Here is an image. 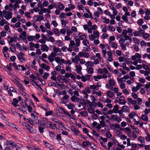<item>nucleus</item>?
Here are the masks:
<instances>
[{
    "label": "nucleus",
    "mask_w": 150,
    "mask_h": 150,
    "mask_svg": "<svg viewBox=\"0 0 150 150\" xmlns=\"http://www.w3.org/2000/svg\"><path fill=\"white\" fill-rule=\"evenodd\" d=\"M58 4H59L58 5V8L61 11L63 10L65 8L64 5L62 4H61L60 2H58Z\"/></svg>",
    "instance_id": "nucleus-13"
},
{
    "label": "nucleus",
    "mask_w": 150,
    "mask_h": 150,
    "mask_svg": "<svg viewBox=\"0 0 150 150\" xmlns=\"http://www.w3.org/2000/svg\"><path fill=\"white\" fill-rule=\"evenodd\" d=\"M61 21L62 26L63 28H64L66 26V25L68 23V21L67 20L65 21L63 19H61Z\"/></svg>",
    "instance_id": "nucleus-10"
},
{
    "label": "nucleus",
    "mask_w": 150,
    "mask_h": 150,
    "mask_svg": "<svg viewBox=\"0 0 150 150\" xmlns=\"http://www.w3.org/2000/svg\"><path fill=\"white\" fill-rule=\"evenodd\" d=\"M54 92L56 93L58 95L60 96L61 95L62 93L60 91L57 89H55L54 88Z\"/></svg>",
    "instance_id": "nucleus-47"
},
{
    "label": "nucleus",
    "mask_w": 150,
    "mask_h": 150,
    "mask_svg": "<svg viewBox=\"0 0 150 150\" xmlns=\"http://www.w3.org/2000/svg\"><path fill=\"white\" fill-rule=\"evenodd\" d=\"M133 46L134 47V50L138 52L139 51V49L138 45H134Z\"/></svg>",
    "instance_id": "nucleus-51"
},
{
    "label": "nucleus",
    "mask_w": 150,
    "mask_h": 150,
    "mask_svg": "<svg viewBox=\"0 0 150 150\" xmlns=\"http://www.w3.org/2000/svg\"><path fill=\"white\" fill-rule=\"evenodd\" d=\"M18 87L20 88L21 91L25 90V88L24 86H23L22 84L20 83H18Z\"/></svg>",
    "instance_id": "nucleus-29"
},
{
    "label": "nucleus",
    "mask_w": 150,
    "mask_h": 150,
    "mask_svg": "<svg viewBox=\"0 0 150 150\" xmlns=\"http://www.w3.org/2000/svg\"><path fill=\"white\" fill-rule=\"evenodd\" d=\"M53 47V52L56 53H57L58 52H62L60 50V49L58 47H56L55 46L53 45L52 46Z\"/></svg>",
    "instance_id": "nucleus-11"
},
{
    "label": "nucleus",
    "mask_w": 150,
    "mask_h": 150,
    "mask_svg": "<svg viewBox=\"0 0 150 150\" xmlns=\"http://www.w3.org/2000/svg\"><path fill=\"white\" fill-rule=\"evenodd\" d=\"M71 29L72 31L75 33H76L77 31L76 28L74 26L72 27Z\"/></svg>",
    "instance_id": "nucleus-63"
},
{
    "label": "nucleus",
    "mask_w": 150,
    "mask_h": 150,
    "mask_svg": "<svg viewBox=\"0 0 150 150\" xmlns=\"http://www.w3.org/2000/svg\"><path fill=\"white\" fill-rule=\"evenodd\" d=\"M108 81L110 86H114L115 84V81L113 80L110 79Z\"/></svg>",
    "instance_id": "nucleus-32"
},
{
    "label": "nucleus",
    "mask_w": 150,
    "mask_h": 150,
    "mask_svg": "<svg viewBox=\"0 0 150 150\" xmlns=\"http://www.w3.org/2000/svg\"><path fill=\"white\" fill-rule=\"evenodd\" d=\"M133 33L134 36H139V33L137 31H135L133 32Z\"/></svg>",
    "instance_id": "nucleus-60"
},
{
    "label": "nucleus",
    "mask_w": 150,
    "mask_h": 150,
    "mask_svg": "<svg viewBox=\"0 0 150 150\" xmlns=\"http://www.w3.org/2000/svg\"><path fill=\"white\" fill-rule=\"evenodd\" d=\"M93 33L96 35L95 36H96V37L97 36V37H96L97 38H99L100 34L98 30H96V31H94Z\"/></svg>",
    "instance_id": "nucleus-38"
},
{
    "label": "nucleus",
    "mask_w": 150,
    "mask_h": 150,
    "mask_svg": "<svg viewBox=\"0 0 150 150\" xmlns=\"http://www.w3.org/2000/svg\"><path fill=\"white\" fill-rule=\"evenodd\" d=\"M130 60V59L129 58H127L126 59L125 62L123 64L122 67L123 69L128 71H130V69L128 67H127L126 64H127L128 63H129Z\"/></svg>",
    "instance_id": "nucleus-2"
},
{
    "label": "nucleus",
    "mask_w": 150,
    "mask_h": 150,
    "mask_svg": "<svg viewBox=\"0 0 150 150\" xmlns=\"http://www.w3.org/2000/svg\"><path fill=\"white\" fill-rule=\"evenodd\" d=\"M59 17L61 19L64 18H65L66 17V15L64 12H61L59 16Z\"/></svg>",
    "instance_id": "nucleus-34"
},
{
    "label": "nucleus",
    "mask_w": 150,
    "mask_h": 150,
    "mask_svg": "<svg viewBox=\"0 0 150 150\" xmlns=\"http://www.w3.org/2000/svg\"><path fill=\"white\" fill-rule=\"evenodd\" d=\"M142 31L139 32L141 35H143V37L146 39L148 38L149 36V33H145V31L143 30H142Z\"/></svg>",
    "instance_id": "nucleus-8"
},
{
    "label": "nucleus",
    "mask_w": 150,
    "mask_h": 150,
    "mask_svg": "<svg viewBox=\"0 0 150 150\" xmlns=\"http://www.w3.org/2000/svg\"><path fill=\"white\" fill-rule=\"evenodd\" d=\"M3 13L4 15H5V18L7 20H8L12 18L13 13L11 11H7L5 10H4L3 11Z\"/></svg>",
    "instance_id": "nucleus-1"
},
{
    "label": "nucleus",
    "mask_w": 150,
    "mask_h": 150,
    "mask_svg": "<svg viewBox=\"0 0 150 150\" xmlns=\"http://www.w3.org/2000/svg\"><path fill=\"white\" fill-rule=\"evenodd\" d=\"M106 94L110 98H111L113 97L114 94L110 91H108L106 93Z\"/></svg>",
    "instance_id": "nucleus-17"
},
{
    "label": "nucleus",
    "mask_w": 150,
    "mask_h": 150,
    "mask_svg": "<svg viewBox=\"0 0 150 150\" xmlns=\"http://www.w3.org/2000/svg\"><path fill=\"white\" fill-rule=\"evenodd\" d=\"M139 78V81L142 83H144L145 82V80L144 79L142 78H140L139 77H138Z\"/></svg>",
    "instance_id": "nucleus-59"
},
{
    "label": "nucleus",
    "mask_w": 150,
    "mask_h": 150,
    "mask_svg": "<svg viewBox=\"0 0 150 150\" xmlns=\"http://www.w3.org/2000/svg\"><path fill=\"white\" fill-rule=\"evenodd\" d=\"M91 143L89 141H84L82 142V145L83 146V148L84 147H86L88 145H91Z\"/></svg>",
    "instance_id": "nucleus-12"
},
{
    "label": "nucleus",
    "mask_w": 150,
    "mask_h": 150,
    "mask_svg": "<svg viewBox=\"0 0 150 150\" xmlns=\"http://www.w3.org/2000/svg\"><path fill=\"white\" fill-rule=\"evenodd\" d=\"M43 142L44 143L45 146L51 150H54V146L48 143L47 142L44 141Z\"/></svg>",
    "instance_id": "nucleus-4"
},
{
    "label": "nucleus",
    "mask_w": 150,
    "mask_h": 150,
    "mask_svg": "<svg viewBox=\"0 0 150 150\" xmlns=\"http://www.w3.org/2000/svg\"><path fill=\"white\" fill-rule=\"evenodd\" d=\"M142 119L144 120L148 121L149 118L147 116L143 114L142 115Z\"/></svg>",
    "instance_id": "nucleus-30"
},
{
    "label": "nucleus",
    "mask_w": 150,
    "mask_h": 150,
    "mask_svg": "<svg viewBox=\"0 0 150 150\" xmlns=\"http://www.w3.org/2000/svg\"><path fill=\"white\" fill-rule=\"evenodd\" d=\"M119 108V106L117 105L116 104L114 106L112 110L114 113H117V111L118 110Z\"/></svg>",
    "instance_id": "nucleus-14"
},
{
    "label": "nucleus",
    "mask_w": 150,
    "mask_h": 150,
    "mask_svg": "<svg viewBox=\"0 0 150 150\" xmlns=\"http://www.w3.org/2000/svg\"><path fill=\"white\" fill-rule=\"evenodd\" d=\"M58 141H59L62 140L61 134H58L56 136V137L55 139Z\"/></svg>",
    "instance_id": "nucleus-48"
},
{
    "label": "nucleus",
    "mask_w": 150,
    "mask_h": 150,
    "mask_svg": "<svg viewBox=\"0 0 150 150\" xmlns=\"http://www.w3.org/2000/svg\"><path fill=\"white\" fill-rule=\"evenodd\" d=\"M35 37L34 36H29L28 38V40L29 41H33V40L34 38H35Z\"/></svg>",
    "instance_id": "nucleus-33"
},
{
    "label": "nucleus",
    "mask_w": 150,
    "mask_h": 150,
    "mask_svg": "<svg viewBox=\"0 0 150 150\" xmlns=\"http://www.w3.org/2000/svg\"><path fill=\"white\" fill-rule=\"evenodd\" d=\"M131 94L132 96L134 99H136V98L137 99V98H138L137 97H138V96L136 93H132Z\"/></svg>",
    "instance_id": "nucleus-49"
},
{
    "label": "nucleus",
    "mask_w": 150,
    "mask_h": 150,
    "mask_svg": "<svg viewBox=\"0 0 150 150\" xmlns=\"http://www.w3.org/2000/svg\"><path fill=\"white\" fill-rule=\"evenodd\" d=\"M120 44V47L122 50L124 51L127 50V49L125 45L123 44V43H121Z\"/></svg>",
    "instance_id": "nucleus-35"
},
{
    "label": "nucleus",
    "mask_w": 150,
    "mask_h": 150,
    "mask_svg": "<svg viewBox=\"0 0 150 150\" xmlns=\"http://www.w3.org/2000/svg\"><path fill=\"white\" fill-rule=\"evenodd\" d=\"M89 38L90 40L93 41L95 39L97 38L96 36L93 34H91L89 35Z\"/></svg>",
    "instance_id": "nucleus-24"
},
{
    "label": "nucleus",
    "mask_w": 150,
    "mask_h": 150,
    "mask_svg": "<svg viewBox=\"0 0 150 150\" xmlns=\"http://www.w3.org/2000/svg\"><path fill=\"white\" fill-rule=\"evenodd\" d=\"M42 2L41 1H39L38 4V7L40 8L41 9H42L44 7V6L43 4H42Z\"/></svg>",
    "instance_id": "nucleus-50"
},
{
    "label": "nucleus",
    "mask_w": 150,
    "mask_h": 150,
    "mask_svg": "<svg viewBox=\"0 0 150 150\" xmlns=\"http://www.w3.org/2000/svg\"><path fill=\"white\" fill-rule=\"evenodd\" d=\"M48 59L49 61L50 62H52L54 61L53 58L51 56V55H49L48 57Z\"/></svg>",
    "instance_id": "nucleus-53"
},
{
    "label": "nucleus",
    "mask_w": 150,
    "mask_h": 150,
    "mask_svg": "<svg viewBox=\"0 0 150 150\" xmlns=\"http://www.w3.org/2000/svg\"><path fill=\"white\" fill-rule=\"evenodd\" d=\"M144 21L142 18H140L137 21V23L139 26L142 25Z\"/></svg>",
    "instance_id": "nucleus-23"
},
{
    "label": "nucleus",
    "mask_w": 150,
    "mask_h": 150,
    "mask_svg": "<svg viewBox=\"0 0 150 150\" xmlns=\"http://www.w3.org/2000/svg\"><path fill=\"white\" fill-rule=\"evenodd\" d=\"M42 121V120H39L38 121V125H39L40 126L44 127L46 126V124L45 123H43Z\"/></svg>",
    "instance_id": "nucleus-22"
},
{
    "label": "nucleus",
    "mask_w": 150,
    "mask_h": 150,
    "mask_svg": "<svg viewBox=\"0 0 150 150\" xmlns=\"http://www.w3.org/2000/svg\"><path fill=\"white\" fill-rule=\"evenodd\" d=\"M75 67L76 68V71L77 73L82 75V73L81 71L82 69L81 66L80 65L79 66H78L77 65H75Z\"/></svg>",
    "instance_id": "nucleus-5"
},
{
    "label": "nucleus",
    "mask_w": 150,
    "mask_h": 150,
    "mask_svg": "<svg viewBox=\"0 0 150 150\" xmlns=\"http://www.w3.org/2000/svg\"><path fill=\"white\" fill-rule=\"evenodd\" d=\"M136 16V11H133L131 13V16L133 18H135Z\"/></svg>",
    "instance_id": "nucleus-64"
},
{
    "label": "nucleus",
    "mask_w": 150,
    "mask_h": 150,
    "mask_svg": "<svg viewBox=\"0 0 150 150\" xmlns=\"http://www.w3.org/2000/svg\"><path fill=\"white\" fill-rule=\"evenodd\" d=\"M71 130L74 132V134L77 136V134H79L80 132L78 129H77L76 128H75V127L73 128L72 129H71Z\"/></svg>",
    "instance_id": "nucleus-16"
},
{
    "label": "nucleus",
    "mask_w": 150,
    "mask_h": 150,
    "mask_svg": "<svg viewBox=\"0 0 150 150\" xmlns=\"http://www.w3.org/2000/svg\"><path fill=\"white\" fill-rule=\"evenodd\" d=\"M66 106L69 109H73L75 107L74 104L71 103H69V105H66Z\"/></svg>",
    "instance_id": "nucleus-18"
},
{
    "label": "nucleus",
    "mask_w": 150,
    "mask_h": 150,
    "mask_svg": "<svg viewBox=\"0 0 150 150\" xmlns=\"http://www.w3.org/2000/svg\"><path fill=\"white\" fill-rule=\"evenodd\" d=\"M3 54L4 56V57L6 59H8L9 58V53L6 52L8 50V48L6 46H4L3 47Z\"/></svg>",
    "instance_id": "nucleus-3"
},
{
    "label": "nucleus",
    "mask_w": 150,
    "mask_h": 150,
    "mask_svg": "<svg viewBox=\"0 0 150 150\" xmlns=\"http://www.w3.org/2000/svg\"><path fill=\"white\" fill-rule=\"evenodd\" d=\"M24 126L26 127V129L28 130H29L30 127H31V126L28 124L26 123V122L25 123Z\"/></svg>",
    "instance_id": "nucleus-58"
},
{
    "label": "nucleus",
    "mask_w": 150,
    "mask_h": 150,
    "mask_svg": "<svg viewBox=\"0 0 150 150\" xmlns=\"http://www.w3.org/2000/svg\"><path fill=\"white\" fill-rule=\"evenodd\" d=\"M90 87L91 89H96V90H98L99 88L98 87L97 88V86H95L94 84L90 85Z\"/></svg>",
    "instance_id": "nucleus-43"
},
{
    "label": "nucleus",
    "mask_w": 150,
    "mask_h": 150,
    "mask_svg": "<svg viewBox=\"0 0 150 150\" xmlns=\"http://www.w3.org/2000/svg\"><path fill=\"white\" fill-rule=\"evenodd\" d=\"M0 117L2 119L6 121L7 120V118L2 114H1L0 115Z\"/></svg>",
    "instance_id": "nucleus-61"
},
{
    "label": "nucleus",
    "mask_w": 150,
    "mask_h": 150,
    "mask_svg": "<svg viewBox=\"0 0 150 150\" xmlns=\"http://www.w3.org/2000/svg\"><path fill=\"white\" fill-rule=\"evenodd\" d=\"M54 33L56 35H57L58 36H59L58 35L59 33V30L57 28H56L54 29Z\"/></svg>",
    "instance_id": "nucleus-56"
},
{
    "label": "nucleus",
    "mask_w": 150,
    "mask_h": 150,
    "mask_svg": "<svg viewBox=\"0 0 150 150\" xmlns=\"http://www.w3.org/2000/svg\"><path fill=\"white\" fill-rule=\"evenodd\" d=\"M14 142L12 141H11L9 140H7L6 141V144L9 147H11L13 148L14 146H15L14 145Z\"/></svg>",
    "instance_id": "nucleus-6"
},
{
    "label": "nucleus",
    "mask_w": 150,
    "mask_h": 150,
    "mask_svg": "<svg viewBox=\"0 0 150 150\" xmlns=\"http://www.w3.org/2000/svg\"><path fill=\"white\" fill-rule=\"evenodd\" d=\"M122 18L123 19L126 23H129L132 24V22H128V17L127 16L125 15H123L122 17Z\"/></svg>",
    "instance_id": "nucleus-15"
},
{
    "label": "nucleus",
    "mask_w": 150,
    "mask_h": 150,
    "mask_svg": "<svg viewBox=\"0 0 150 150\" xmlns=\"http://www.w3.org/2000/svg\"><path fill=\"white\" fill-rule=\"evenodd\" d=\"M59 76L57 77V80L60 83H64V81H61V80H63V79H62V77L64 78V76L62 75H60Z\"/></svg>",
    "instance_id": "nucleus-19"
},
{
    "label": "nucleus",
    "mask_w": 150,
    "mask_h": 150,
    "mask_svg": "<svg viewBox=\"0 0 150 150\" xmlns=\"http://www.w3.org/2000/svg\"><path fill=\"white\" fill-rule=\"evenodd\" d=\"M129 78V75H126L125 76H124L123 77L121 78H117V81L118 82L120 83H122V82L123 81L125 82L126 80H125L124 81H123V79H128Z\"/></svg>",
    "instance_id": "nucleus-7"
},
{
    "label": "nucleus",
    "mask_w": 150,
    "mask_h": 150,
    "mask_svg": "<svg viewBox=\"0 0 150 150\" xmlns=\"http://www.w3.org/2000/svg\"><path fill=\"white\" fill-rule=\"evenodd\" d=\"M133 40L134 42V43L137 45H139V40L136 38H133Z\"/></svg>",
    "instance_id": "nucleus-28"
},
{
    "label": "nucleus",
    "mask_w": 150,
    "mask_h": 150,
    "mask_svg": "<svg viewBox=\"0 0 150 150\" xmlns=\"http://www.w3.org/2000/svg\"><path fill=\"white\" fill-rule=\"evenodd\" d=\"M56 42H57V43L58 44V47H61L63 45V42L60 40H58L57 41H55Z\"/></svg>",
    "instance_id": "nucleus-44"
},
{
    "label": "nucleus",
    "mask_w": 150,
    "mask_h": 150,
    "mask_svg": "<svg viewBox=\"0 0 150 150\" xmlns=\"http://www.w3.org/2000/svg\"><path fill=\"white\" fill-rule=\"evenodd\" d=\"M45 129L44 127H42L41 126H38V130L39 132L41 133H42L44 132V129Z\"/></svg>",
    "instance_id": "nucleus-31"
},
{
    "label": "nucleus",
    "mask_w": 150,
    "mask_h": 150,
    "mask_svg": "<svg viewBox=\"0 0 150 150\" xmlns=\"http://www.w3.org/2000/svg\"><path fill=\"white\" fill-rule=\"evenodd\" d=\"M144 137H142V136H140V137H139L137 139L141 143H142L143 142L142 140H144Z\"/></svg>",
    "instance_id": "nucleus-54"
},
{
    "label": "nucleus",
    "mask_w": 150,
    "mask_h": 150,
    "mask_svg": "<svg viewBox=\"0 0 150 150\" xmlns=\"http://www.w3.org/2000/svg\"><path fill=\"white\" fill-rule=\"evenodd\" d=\"M85 89L88 93L89 94H90L91 93V90H90V88L89 87H85Z\"/></svg>",
    "instance_id": "nucleus-57"
},
{
    "label": "nucleus",
    "mask_w": 150,
    "mask_h": 150,
    "mask_svg": "<svg viewBox=\"0 0 150 150\" xmlns=\"http://www.w3.org/2000/svg\"><path fill=\"white\" fill-rule=\"evenodd\" d=\"M75 40L76 42L77 46H79L80 45V39L79 38H76L75 39Z\"/></svg>",
    "instance_id": "nucleus-55"
},
{
    "label": "nucleus",
    "mask_w": 150,
    "mask_h": 150,
    "mask_svg": "<svg viewBox=\"0 0 150 150\" xmlns=\"http://www.w3.org/2000/svg\"><path fill=\"white\" fill-rule=\"evenodd\" d=\"M20 93L21 94L23 97L25 98L26 100L28 101V99L26 96V93L23 91H20Z\"/></svg>",
    "instance_id": "nucleus-27"
},
{
    "label": "nucleus",
    "mask_w": 150,
    "mask_h": 150,
    "mask_svg": "<svg viewBox=\"0 0 150 150\" xmlns=\"http://www.w3.org/2000/svg\"><path fill=\"white\" fill-rule=\"evenodd\" d=\"M49 76L50 74L49 73L45 72L44 73V75L42 77L44 80H46L47 77Z\"/></svg>",
    "instance_id": "nucleus-20"
},
{
    "label": "nucleus",
    "mask_w": 150,
    "mask_h": 150,
    "mask_svg": "<svg viewBox=\"0 0 150 150\" xmlns=\"http://www.w3.org/2000/svg\"><path fill=\"white\" fill-rule=\"evenodd\" d=\"M29 130L31 133L34 134L36 133V131L31 126V127H30V128Z\"/></svg>",
    "instance_id": "nucleus-46"
},
{
    "label": "nucleus",
    "mask_w": 150,
    "mask_h": 150,
    "mask_svg": "<svg viewBox=\"0 0 150 150\" xmlns=\"http://www.w3.org/2000/svg\"><path fill=\"white\" fill-rule=\"evenodd\" d=\"M99 122L100 123V125L101 126H102L103 127H104L106 126V124L105 123V122L104 120L103 121H99Z\"/></svg>",
    "instance_id": "nucleus-39"
},
{
    "label": "nucleus",
    "mask_w": 150,
    "mask_h": 150,
    "mask_svg": "<svg viewBox=\"0 0 150 150\" xmlns=\"http://www.w3.org/2000/svg\"><path fill=\"white\" fill-rule=\"evenodd\" d=\"M10 45H11V47L12 48H13V49H14V50H12V48L10 47H9V49H10V51H11L12 52H14L15 51H16V48L15 46V43H14L13 44H11Z\"/></svg>",
    "instance_id": "nucleus-21"
},
{
    "label": "nucleus",
    "mask_w": 150,
    "mask_h": 150,
    "mask_svg": "<svg viewBox=\"0 0 150 150\" xmlns=\"http://www.w3.org/2000/svg\"><path fill=\"white\" fill-rule=\"evenodd\" d=\"M53 112V111L51 110L49 112H46V113L45 114V115L46 116H47L49 115H51L52 114Z\"/></svg>",
    "instance_id": "nucleus-52"
},
{
    "label": "nucleus",
    "mask_w": 150,
    "mask_h": 150,
    "mask_svg": "<svg viewBox=\"0 0 150 150\" xmlns=\"http://www.w3.org/2000/svg\"><path fill=\"white\" fill-rule=\"evenodd\" d=\"M10 59L11 62H14L15 61L16 57L15 56H12L11 57Z\"/></svg>",
    "instance_id": "nucleus-62"
},
{
    "label": "nucleus",
    "mask_w": 150,
    "mask_h": 150,
    "mask_svg": "<svg viewBox=\"0 0 150 150\" xmlns=\"http://www.w3.org/2000/svg\"><path fill=\"white\" fill-rule=\"evenodd\" d=\"M37 78L42 83V85H44L45 84L46 82L45 81L43 80L42 79L40 78L39 77H38Z\"/></svg>",
    "instance_id": "nucleus-41"
},
{
    "label": "nucleus",
    "mask_w": 150,
    "mask_h": 150,
    "mask_svg": "<svg viewBox=\"0 0 150 150\" xmlns=\"http://www.w3.org/2000/svg\"><path fill=\"white\" fill-rule=\"evenodd\" d=\"M19 37L20 38H21L23 42H25L26 43H28V42L27 40H26V38L23 37H22V36L21 35H19Z\"/></svg>",
    "instance_id": "nucleus-45"
},
{
    "label": "nucleus",
    "mask_w": 150,
    "mask_h": 150,
    "mask_svg": "<svg viewBox=\"0 0 150 150\" xmlns=\"http://www.w3.org/2000/svg\"><path fill=\"white\" fill-rule=\"evenodd\" d=\"M87 71L89 74H91L94 72L93 69L91 67H89Z\"/></svg>",
    "instance_id": "nucleus-40"
},
{
    "label": "nucleus",
    "mask_w": 150,
    "mask_h": 150,
    "mask_svg": "<svg viewBox=\"0 0 150 150\" xmlns=\"http://www.w3.org/2000/svg\"><path fill=\"white\" fill-rule=\"evenodd\" d=\"M122 108L123 109V111L125 112H127L129 110V108L127 106H124Z\"/></svg>",
    "instance_id": "nucleus-42"
},
{
    "label": "nucleus",
    "mask_w": 150,
    "mask_h": 150,
    "mask_svg": "<svg viewBox=\"0 0 150 150\" xmlns=\"http://www.w3.org/2000/svg\"><path fill=\"white\" fill-rule=\"evenodd\" d=\"M112 127H114L115 128H120V125L119 124L115 123V124H112Z\"/></svg>",
    "instance_id": "nucleus-36"
},
{
    "label": "nucleus",
    "mask_w": 150,
    "mask_h": 150,
    "mask_svg": "<svg viewBox=\"0 0 150 150\" xmlns=\"http://www.w3.org/2000/svg\"><path fill=\"white\" fill-rule=\"evenodd\" d=\"M41 47V50L43 52L46 51L47 52L49 48L46 45L42 44L40 45Z\"/></svg>",
    "instance_id": "nucleus-9"
},
{
    "label": "nucleus",
    "mask_w": 150,
    "mask_h": 150,
    "mask_svg": "<svg viewBox=\"0 0 150 150\" xmlns=\"http://www.w3.org/2000/svg\"><path fill=\"white\" fill-rule=\"evenodd\" d=\"M80 114L83 117H86L88 115L87 112L84 111L83 112H80Z\"/></svg>",
    "instance_id": "nucleus-25"
},
{
    "label": "nucleus",
    "mask_w": 150,
    "mask_h": 150,
    "mask_svg": "<svg viewBox=\"0 0 150 150\" xmlns=\"http://www.w3.org/2000/svg\"><path fill=\"white\" fill-rule=\"evenodd\" d=\"M92 134L93 135L96 136L97 137H100V135L98 133H97L96 131L94 130H93Z\"/></svg>",
    "instance_id": "nucleus-37"
},
{
    "label": "nucleus",
    "mask_w": 150,
    "mask_h": 150,
    "mask_svg": "<svg viewBox=\"0 0 150 150\" xmlns=\"http://www.w3.org/2000/svg\"><path fill=\"white\" fill-rule=\"evenodd\" d=\"M54 59L56 62L59 64L60 65H61L62 64L60 62V58L59 57H57L54 58Z\"/></svg>",
    "instance_id": "nucleus-26"
}]
</instances>
